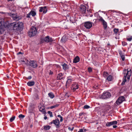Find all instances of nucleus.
<instances>
[{"label": "nucleus", "instance_id": "052dcab7", "mask_svg": "<svg viewBox=\"0 0 132 132\" xmlns=\"http://www.w3.org/2000/svg\"><path fill=\"white\" fill-rule=\"evenodd\" d=\"M87 130L86 129H84V132H86V131H87Z\"/></svg>", "mask_w": 132, "mask_h": 132}, {"label": "nucleus", "instance_id": "4468645a", "mask_svg": "<svg viewBox=\"0 0 132 132\" xmlns=\"http://www.w3.org/2000/svg\"><path fill=\"white\" fill-rule=\"evenodd\" d=\"M71 88L73 90V91L74 92L75 90L79 88L78 85V84H73L71 86Z\"/></svg>", "mask_w": 132, "mask_h": 132}, {"label": "nucleus", "instance_id": "f704fd0d", "mask_svg": "<svg viewBox=\"0 0 132 132\" xmlns=\"http://www.w3.org/2000/svg\"><path fill=\"white\" fill-rule=\"evenodd\" d=\"M92 62L93 64L95 66H97L98 65V63L96 61L93 60Z\"/></svg>", "mask_w": 132, "mask_h": 132}, {"label": "nucleus", "instance_id": "4c0bfd02", "mask_svg": "<svg viewBox=\"0 0 132 132\" xmlns=\"http://www.w3.org/2000/svg\"><path fill=\"white\" fill-rule=\"evenodd\" d=\"M20 118H23L25 117V116L22 114H20L18 116Z\"/></svg>", "mask_w": 132, "mask_h": 132}, {"label": "nucleus", "instance_id": "9d476101", "mask_svg": "<svg viewBox=\"0 0 132 132\" xmlns=\"http://www.w3.org/2000/svg\"><path fill=\"white\" fill-rule=\"evenodd\" d=\"M43 40L46 42H49L53 41V39L51 37H50L48 36H47L43 39Z\"/></svg>", "mask_w": 132, "mask_h": 132}, {"label": "nucleus", "instance_id": "dca6fc26", "mask_svg": "<svg viewBox=\"0 0 132 132\" xmlns=\"http://www.w3.org/2000/svg\"><path fill=\"white\" fill-rule=\"evenodd\" d=\"M61 65L62 66L63 69L65 70H67L69 68L68 65L65 63H63Z\"/></svg>", "mask_w": 132, "mask_h": 132}, {"label": "nucleus", "instance_id": "ddd939ff", "mask_svg": "<svg viewBox=\"0 0 132 132\" xmlns=\"http://www.w3.org/2000/svg\"><path fill=\"white\" fill-rule=\"evenodd\" d=\"M111 30L109 29H104V35L105 36L108 35L110 34Z\"/></svg>", "mask_w": 132, "mask_h": 132}, {"label": "nucleus", "instance_id": "e433bc0d", "mask_svg": "<svg viewBox=\"0 0 132 132\" xmlns=\"http://www.w3.org/2000/svg\"><path fill=\"white\" fill-rule=\"evenodd\" d=\"M120 56L121 57V58L122 59V60L123 61H124L125 59V55H122L121 54Z\"/></svg>", "mask_w": 132, "mask_h": 132}, {"label": "nucleus", "instance_id": "c756f323", "mask_svg": "<svg viewBox=\"0 0 132 132\" xmlns=\"http://www.w3.org/2000/svg\"><path fill=\"white\" fill-rule=\"evenodd\" d=\"M111 123L112 124V125H116L118 123L117 121H111Z\"/></svg>", "mask_w": 132, "mask_h": 132}, {"label": "nucleus", "instance_id": "39448f33", "mask_svg": "<svg viewBox=\"0 0 132 132\" xmlns=\"http://www.w3.org/2000/svg\"><path fill=\"white\" fill-rule=\"evenodd\" d=\"M111 95L110 93L108 92H104L100 97L101 98L106 99L107 98H110Z\"/></svg>", "mask_w": 132, "mask_h": 132}, {"label": "nucleus", "instance_id": "412c9836", "mask_svg": "<svg viewBox=\"0 0 132 132\" xmlns=\"http://www.w3.org/2000/svg\"><path fill=\"white\" fill-rule=\"evenodd\" d=\"M43 129L45 130H49L51 128V127L48 125L44 126L43 127Z\"/></svg>", "mask_w": 132, "mask_h": 132}, {"label": "nucleus", "instance_id": "2eb2a0df", "mask_svg": "<svg viewBox=\"0 0 132 132\" xmlns=\"http://www.w3.org/2000/svg\"><path fill=\"white\" fill-rule=\"evenodd\" d=\"M39 111L41 112L42 113L44 114H46V113L45 110V107L41 108L40 107V106H38Z\"/></svg>", "mask_w": 132, "mask_h": 132}, {"label": "nucleus", "instance_id": "aec40b11", "mask_svg": "<svg viewBox=\"0 0 132 132\" xmlns=\"http://www.w3.org/2000/svg\"><path fill=\"white\" fill-rule=\"evenodd\" d=\"M67 38L66 36L64 35L62 37L61 39V41L62 42L65 43L67 41Z\"/></svg>", "mask_w": 132, "mask_h": 132}, {"label": "nucleus", "instance_id": "6ab92c4d", "mask_svg": "<svg viewBox=\"0 0 132 132\" xmlns=\"http://www.w3.org/2000/svg\"><path fill=\"white\" fill-rule=\"evenodd\" d=\"M63 74L62 73H60L57 75V80H61L62 79Z\"/></svg>", "mask_w": 132, "mask_h": 132}, {"label": "nucleus", "instance_id": "338daca9", "mask_svg": "<svg viewBox=\"0 0 132 132\" xmlns=\"http://www.w3.org/2000/svg\"><path fill=\"white\" fill-rule=\"evenodd\" d=\"M8 1H12L13 0H7Z\"/></svg>", "mask_w": 132, "mask_h": 132}, {"label": "nucleus", "instance_id": "864d4df0", "mask_svg": "<svg viewBox=\"0 0 132 132\" xmlns=\"http://www.w3.org/2000/svg\"><path fill=\"white\" fill-rule=\"evenodd\" d=\"M50 72H49L50 75H52L53 74V72H52L51 71V70H50Z\"/></svg>", "mask_w": 132, "mask_h": 132}, {"label": "nucleus", "instance_id": "9b49d317", "mask_svg": "<svg viewBox=\"0 0 132 132\" xmlns=\"http://www.w3.org/2000/svg\"><path fill=\"white\" fill-rule=\"evenodd\" d=\"M39 11L40 12H43V13L45 14L47 11L46 6H45L39 7Z\"/></svg>", "mask_w": 132, "mask_h": 132}, {"label": "nucleus", "instance_id": "5fc2aeb1", "mask_svg": "<svg viewBox=\"0 0 132 132\" xmlns=\"http://www.w3.org/2000/svg\"><path fill=\"white\" fill-rule=\"evenodd\" d=\"M113 128H115L117 127V126L116 125H113Z\"/></svg>", "mask_w": 132, "mask_h": 132}, {"label": "nucleus", "instance_id": "bb28decb", "mask_svg": "<svg viewBox=\"0 0 132 132\" xmlns=\"http://www.w3.org/2000/svg\"><path fill=\"white\" fill-rule=\"evenodd\" d=\"M111 122H108L106 124L105 126L107 127H110L112 125Z\"/></svg>", "mask_w": 132, "mask_h": 132}, {"label": "nucleus", "instance_id": "09e8293b", "mask_svg": "<svg viewBox=\"0 0 132 132\" xmlns=\"http://www.w3.org/2000/svg\"><path fill=\"white\" fill-rule=\"evenodd\" d=\"M21 62H23V63L25 64H27V63H26L25 62V61L24 60H21Z\"/></svg>", "mask_w": 132, "mask_h": 132}, {"label": "nucleus", "instance_id": "4d7b16f0", "mask_svg": "<svg viewBox=\"0 0 132 132\" xmlns=\"http://www.w3.org/2000/svg\"><path fill=\"white\" fill-rule=\"evenodd\" d=\"M47 119V117L46 116H45L44 117V119H45V120H46Z\"/></svg>", "mask_w": 132, "mask_h": 132}, {"label": "nucleus", "instance_id": "8fccbe9b", "mask_svg": "<svg viewBox=\"0 0 132 132\" xmlns=\"http://www.w3.org/2000/svg\"><path fill=\"white\" fill-rule=\"evenodd\" d=\"M23 54V53H22L21 52H19L18 53H17V55H19V54Z\"/></svg>", "mask_w": 132, "mask_h": 132}, {"label": "nucleus", "instance_id": "72a5a7b5", "mask_svg": "<svg viewBox=\"0 0 132 132\" xmlns=\"http://www.w3.org/2000/svg\"><path fill=\"white\" fill-rule=\"evenodd\" d=\"M126 77H123V81L121 83V84L122 85H124V84L125 82L126 81Z\"/></svg>", "mask_w": 132, "mask_h": 132}, {"label": "nucleus", "instance_id": "603ef678", "mask_svg": "<svg viewBox=\"0 0 132 132\" xmlns=\"http://www.w3.org/2000/svg\"><path fill=\"white\" fill-rule=\"evenodd\" d=\"M72 77L71 76H69L67 78V79H71Z\"/></svg>", "mask_w": 132, "mask_h": 132}, {"label": "nucleus", "instance_id": "f03ea898", "mask_svg": "<svg viewBox=\"0 0 132 132\" xmlns=\"http://www.w3.org/2000/svg\"><path fill=\"white\" fill-rule=\"evenodd\" d=\"M37 32L36 28L32 27L28 32V35L30 37L34 36L36 35Z\"/></svg>", "mask_w": 132, "mask_h": 132}, {"label": "nucleus", "instance_id": "7c9ffc66", "mask_svg": "<svg viewBox=\"0 0 132 132\" xmlns=\"http://www.w3.org/2000/svg\"><path fill=\"white\" fill-rule=\"evenodd\" d=\"M119 30L118 29L114 28L113 29L114 33L116 34L119 32Z\"/></svg>", "mask_w": 132, "mask_h": 132}, {"label": "nucleus", "instance_id": "0e129e2a", "mask_svg": "<svg viewBox=\"0 0 132 132\" xmlns=\"http://www.w3.org/2000/svg\"><path fill=\"white\" fill-rule=\"evenodd\" d=\"M125 43L126 44H125V45H124V46H125V45H127V43Z\"/></svg>", "mask_w": 132, "mask_h": 132}, {"label": "nucleus", "instance_id": "58836bf2", "mask_svg": "<svg viewBox=\"0 0 132 132\" xmlns=\"http://www.w3.org/2000/svg\"><path fill=\"white\" fill-rule=\"evenodd\" d=\"M84 109H88L90 108V106L87 105H85L84 106Z\"/></svg>", "mask_w": 132, "mask_h": 132}, {"label": "nucleus", "instance_id": "a18cd8bd", "mask_svg": "<svg viewBox=\"0 0 132 132\" xmlns=\"http://www.w3.org/2000/svg\"><path fill=\"white\" fill-rule=\"evenodd\" d=\"M77 132H84L83 129H80Z\"/></svg>", "mask_w": 132, "mask_h": 132}, {"label": "nucleus", "instance_id": "c9c22d12", "mask_svg": "<svg viewBox=\"0 0 132 132\" xmlns=\"http://www.w3.org/2000/svg\"><path fill=\"white\" fill-rule=\"evenodd\" d=\"M47 113L48 114H49L50 117H53L52 113L51 111H48L47 112Z\"/></svg>", "mask_w": 132, "mask_h": 132}, {"label": "nucleus", "instance_id": "f257e3e1", "mask_svg": "<svg viewBox=\"0 0 132 132\" xmlns=\"http://www.w3.org/2000/svg\"><path fill=\"white\" fill-rule=\"evenodd\" d=\"M10 26H13V29L14 30L21 31L22 30L23 24L22 22H14L10 23Z\"/></svg>", "mask_w": 132, "mask_h": 132}, {"label": "nucleus", "instance_id": "0eeeda50", "mask_svg": "<svg viewBox=\"0 0 132 132\" xmlns=\"http://www.w3.org/2000/svg\"><path fill=\"white\" fill-rule=\"evenodd\" d=\"M29 65L34 68H36L37 66L36 62L34 60H30L29 62Z\"/></svg>", "mask_w": 132, "mask_h": 132}, {"label": "nucleus", "instance_id": "774afa93", "mask_svg": "<svg viewBox=\"0 0 132 132\" xmlns=\"http://www.w3.org/2000/svg\"><path fill=\"white\" fill-rule=\"evenodd\" d=\"M8 78H9V76H7Z\"/></svg>", "mask_w": 132, "mask_h": 132}, {"label": "nucleus", "instance_id": "20e7f679", "mask_svg": "<svg viewBox=\"0 0 132 132\" xmlns=\"http://www.w3.org/2000/svg\"><path fill=\"white\" fill-rule=\"evenodd\" d=\"M50 123L51 124H54L56 128H59L60 126V121L57 118L55 120H53Z\"/></svg>", "mask_w": 132, "mask_h": 132}, {"label": "nucleus", "instance_id": "473e14b6", "mask_svg": "<svg viewBox=\"0 0 132 132\" xmlns=\"http://www.w3.org/2000/svg\"><path fill=\"white\" fill-rule=\"evenodd\" d=\"M15 116L11 117L10 119V122H12L13 120H14L15 118Z\"/></svg>", "mask_w": 132, "mask_h": 132}, {"label": "nucleus", "instance_id": "cd10ccee", "mask_svg": "<svg viewBox=\"0 0 132 132\" xmlns=\"http://www.w3.org/2000/svg\"><path fill=\"white\" fill-rule=\"evenodd\" d=\"M72 81V79H67V80L66 82V84L67 85V84H69Z\"/></svg>", "mask_w": 132, "mask_h": 132}, {"label": "nucleus", "instance_id": "2f4dec72", "mask_svg": "<svg viewBox=\"0 0 132 132\" xmlns=\"http://www.w3.org/2000/svg\"><path fill=\"white\" fill-rule=\"evenodd\" d=\"M40 105L39 106H40V107H41V108H43L45 107V106H44V104L43 102H41L40 103Z\"/></svg>", "mask_w": 132, "mask_h": 132}, {"label": "nucleus", "instance_id": "680f3d73", "mask_svg": "<svg viewBox=\"0 0 132 132\" xmlns=\"http://www.w3.org/2000/svg\"><path fill=\"white\" fill-rule=\"evenodd\" d=\"M93 16V15L92 14H91L90 15V16L91 17H92Z\"/></svg>", "mask_w": 132, "mask_h": 132}, {"label": "nucleus", "instance_id": "49530a36", "mask_svg": "<svg viewBox=\"0 0 132 132\" xmlns=\"http://www.w3.org/2000/svg\"><path fill=\"white\" fill-rule=\"evenodd\" d=\"M60 118V121L61 122H62L63 121V117L62 116H61Z\"/></svg>", "mask_w": 132, "mask_h": 132}, {"label": "nucleus", "instance_id": "c03bdc74", "mask_svg": "<svg viewBox=\"0 0 132 132\" xmlns=\"http://www.w3.org/2000/svg\"><path fill=\"white\" fill-rule=\"evenodd\" d=\"M74 129V127H69L68 129L69 130L72 131Z\"/></svg>", "mask_w": 132, "mask_h": 132}, {"label": "nucleus", "instance_id": "1a4fd4ad", "mask_svg": "<svg viewBox=\"0 0 132 132\" xmlns=\"http://www.w3.org/2000/svg\"><path fill=\"white\" fill-rule=\"evenodd\" d=\"M100 21H101L103 25V28H106L107 27V23L103 19L102 17H100V18L99 19Z\"/></svg>", "mask_w": 132, "mask_h": 132}, {"label": "nucleus", "instance_id": "423d86ee", "mask_svg": "<svg viewBox=\"0 0 132 132\" xmlns=\"http://www.w3.org/2000/svg\"><path fill=\"white\" fill-rule=\"evenodd\" d=\"M125 98L123 96L119 97L116 101V104L118 105H120L123 101H125Z\"/></svg>", "mask_w": 132, "mask_h": 132}, {"label": "nucleus", "instance_id": "e2e57ef3", "mask_svg": "<svg viewBox=\"0 0 132 132\" xmlns=\"http://www.w3.org/2000/svg\"><path fill=\"white\" fill-rule=\"evenodd\" d=\"M115 38L116 39H119V38H117V37H115Z\"/></svg>", "mask_w": 132, "mask_h": 132}, {"label": "nucleus", "instance_id": "ea45409f", "mask_svg": "<svg viewBox=\"0 0 132 132\" xmlns=\"http://www.w3.org/2000/svg\"><path fill=\"white\" fill-rule=\"evenodd\" d=\"M4 31L5 30L3 29L0 28V35L2 34Z\"/></svg>", "mask_w": 132, "mask_h": 132}, {"label": "nucleus", "instance_id": "a19ab883", "mask_svg": "<svg viewBox=\"0 0 132 132\" xmlns=\"http://www.w3.org/2000/svg\"><path fill=\"white\" fill-rule=\"evenodd\" d=\"M31 15V14L30 12L28 14H27L26 17L27 18H30Z\"/></svg>", "mask_w": 132, "mask_h": 132}, {"label": "nucleus", "instance_id": "393cba45", "mask_svg": "<svg viewBox=\"0 0 132 132\" xmlns=\"http://www.w3.org/2000/svg\"><path fill=\"white\" fill-rule=\"evenodd\" d=\"M59 105V104H55V105H54L53 106H51L50 107H49V108L50 109H53L54 108H55L57 107H58Z\"/></svg>", "mask_w": 132, "mask_h": 132}, {"label": "nucleus", "instance_id": "3c124183", "mask_svg": "<svg viewBox=\"0 0 132 132\" xmlns=\"http://www.w3.org/2000/svg\"><path fill=\"white\" fill-rule=\"evenodd\" d=\"M14 19L15 20H17L18 19V17L17 16H15L14 18Z\"/></svg>", "mask_w": 132, "mask_h": 132}, {"label": "nucleus", "instance_id": "f3484780", "mask_svg": "<svg viewBox=\"0 0 132 132\" xmlns=\"http://www.w3.org/2000/svg\"><path fill=\"white\" fill-rule=\"evenodd\" d=\"M80 61V58L78 56H77L74 58L73 61V63H76Z\"/></svg>", "mask_w": 132, "mask_h": 132}, {"label": "nucleus", "instance_id": "a211bd4d", "mask_svg": "<svg viewBox=\"0 0 132 132\" xmlns=\"http://www.w3.org/2000/svg\"><path fill=\"white\" fill-rule=\"evenodd\" d=\"M35 82L33 81H30L28 82L27 84L28 86H32L35 84Z\"/></svg>", "mask_w": 132, "mask_h": 132}, {"label": "nucleus", "instance_id": "f8f14e48", "mask_svg": "<svg viewBox=\"0 0 132 132\" xmlns=\"http://www.w3.org/2000/svg\"><path fill=\"white\" fill-rule=\"evenodd\" d=\"M80 11L82 14L85 13L86 11V7L84 5H82L80 7Z\"/></svg>", "mask_w": 132, "mask_h": 132}, {"label": "nucleus", "instance_id": "37998d69", "mask_svg": "<svg viewBox=\"0 0 132 132\" xmlns=\"http://www.w3.org/2000/svg\"><path fill=\"white\" fill-rule=\"evenodd\" d=\"M88 71L89 72H90L92 71V69L91 67H89L88 68Z\"/></svg>", "mask_w": 132, "mask_h": 132}, {"label": "nucleus", "instance_id": "13d9d810", "mask_svg": "<svg viewBox=\"0 0 132 132\" xmlns=\"http://www.w3.org/2000/svg\"><path fill=\"white\" fill-rule=\"evenodd\" d=\"M119 53V54H120V56L121 55H121H123L122 54V52H121V51H120V52Z\"/></svg>", "mask_w": 132, "mask_h": 132}, {"label": "nucleus", "instance_id": "5701e85b", "mask_svg": "<svg viewBox=\"0 0 132 132\" xmlns=\"http://www.w3.org/2000/svg\"><path fill=\"white\" fill-rule=\"evenodd\" d=\"M48 96L51 98H53L55 96L54 94L52 92H50L48 93Z\"/></svg>", "mask_w": 132, "mask_h": 132}, {"label": "nucleus", "instance_id": "7ed1b4c3", "mask_svg": "<svg viewBox=\"0 0 132 132\" xmlns=\"http://www.w3.org/2000/svg\"><path fill=\"white\" fill-rule=\"evenodd\" d=\"M131 69H129L127 70L125 69L123 71V73L124 74V77H127L128 79H129L131 75Z\"/></svg>", "mask_w": 132, "mask_h": 132}, {"label": "nucleus", "instance_id": "bf43d9fd", "mask_svg": "<svg viewBox=\"0 0 132 132\" xmlns=\"http://www.w3.org/2000/svg\"><path fill=\"white\" fill-rule=\"evenodd\" d=\"M61 116V115L60 114L58 115L57 116V117L59 118Z\"/></svg>", "mask_w": 132, "mask_h": 132}, {"label": "nucleus", "instance_id": "a878e982", "mask_svg": "<svg viewBox=\"0 0 132 132\" xmlns=\"http://www.w3.org/2000/svg\"><path fill=\"white\" fill-rule=\"evenodd\" d=\"M31 15L32 16H35L36 15V12L34 11L31 10L30 11Z\"/></svg>", "mask_w": 132, "mask_h": 132}, {"label": "nucleus", "instance_id": "4be33fe9", "mask_svg": "<svg viewBox=\"0 0 132 132\" xmlns=\"http://www.w3.org/2000/svg\"><path fill=\"white\" fill-rule=\"evenodd\" d=\"M70 21L72 23H75V18L73 17H70Z\"/></svg>", "mask_w": 132, "mask_h": 132}, {"label": "nucleus", "instance_id": "6e6d98bb", "mask_svg": "<svg viewBox=\"0 0 132 132\" xmlns=\"http://www.w3.org/2000/svg\"><path fill=\"white\" fill-rule=\"evenodd\" d=\"M83 114V113H81L79 114V116H81Z\"/></svg>", "mask_w": 132, "mask_h": 132}, {"label": "nucleus", "instance_id": "b1692460", "mask_svg": "<svg viewBox=\"0 0 132 132\" xmlns=\"http://www.w3.org/2000/svg\"><path fill=\"white\" fill-rule=\"evenodd\" d=\"M112 76L110 75L107 77L106 78V80L109 81H111L112 80Z\"/></svg>", "mask_w": 132, "mask_h": 132}, {"label": "nucleus", "instance_id": "79ce46f5", "mask_svg": "<svg viewBox=\"0 0 132 132\" xmlns=\"http://www.w3.org/2000/svg\"><path fill=\"white\" fill-rule=\"evenodd\" d=\"M127 39L128 41H131L132 39V36H131V37L129 38H127Z\"/></svg>", "mask_w": 132, "mask_h": 132}, {"label": "nucleus", "instance_id": "69168bd1", "mask_svg": "<svg viewBox=\"0 0 132 132\" xmlns=\"http://www.w3.org/2000/svg\"><path fill=\"white\" fill-rule=\"evenodd\" d=\"M32 126V125H30V127H31Z\"/></svg>", "mask_w": 132, "mask_h": 132}, {"label": "nucleus", "instance_id": "6e6552de", "mask_svg": "<svg viewBox=\"0 0 132 132\" xmlns=\"http://www.w3.org/2000/svg\"><path fill=\"white\" fill-rule=\"evenodd\" d=\"M93 23L90 22H86L84 23V26L86 28L89 29L92 27Z\"/></svg>", "mask_w": 132, "mask_h": 132}, {"label": "nucleus", "instance_id": "de8ad7c7", "mask_svg": "<svg viewBox=\"0 0 132 132\" xmlns=\"http://www.w3.org/2000/svg\"><path fill=\"white\" fill-rule=\"evenodd\" d=\"M32 77L31 76H28L27 78L28 79H31Z\"/></svg>", "mask_w": 132, "mask_h": 132}, {"label": "nucleus", "instance_id": "c85d7f7f", "mask_svg": "<svg viewBox=\"0 0 132 132\" xmlns=\"http://www.w3.org/2000/svg\"><path fill=\"white\" fill-rule=\"evenodd\" d=\"M108 73L105 72H103V76L105 78H106L108 75Z\"/></svg>", "mask_w": 132, "mask_h": 132}]
</instances>
